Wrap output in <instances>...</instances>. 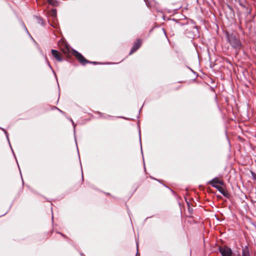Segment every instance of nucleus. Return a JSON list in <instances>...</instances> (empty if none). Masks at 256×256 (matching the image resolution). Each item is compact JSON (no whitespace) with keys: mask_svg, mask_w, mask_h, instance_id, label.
Masks as SVG:
<instances>
[{"mask_svg":"<svg viewBox=\"0 0 256 256\" xmlns=\"http://www.w3.org/2000/svg\"><path fill=\"white\" fill-rule=\"evenodd\" d=\"M48 64L49 66H50V68H51L50 65V64H49L48 62Z\"/></svg>","mask_w":256,"mask_h":256,"instance_id":"2eb2a0df","label":"nucleus"},{"mask_svg":"<svg viewBox=\"0 0 256 256\" xmlns=\"http://www.w3.org/2000/svg\"><path fill=\"white\" fill-rule=\"evenodd\" d=\"M136 246H137V247L138 246V242H136Z\"/></svg>","mask_w":256,"mask_h":256,"instance_id":"a211bd4d","label":"nucleus"},{"mask_svg":"<svg viewBox=\"0 0 256 256\" xmlns=\"http://www.w3.org/2000/svg\"><path fill=\"white\" fill-rule=\"evenodd\" d=\"M52 56L58 62L62 60V54L60 52L55 50H52Z\"/></svg>","mask_w":256,"mask_h":256,"instance_id":"39448f33","label":"nucleus"},{"mask_svg":"<svg viewBox=\"0 0 256 256\" xmlns=\"http://www.w3.org/2000/svg\"><path fill=\"white\" fill-rule=\"evenodd\" d=\"M226 38L230 46L236 50H240L242 44L240 40L234 34L226 33Z\"/></svg>","mask_w":256,"mask_h":256,"instance_id":"f257e3e1","label":"nucleus"},{"mask_svg":"<svg viewBox=\"0 0 256 256\" xmlns=\"http://www.w3.org/2000/svg\"><path fill=\"white\" fill-rule=\"evenodd\" d=\"M60 235H62L63 236H64L63 234H62L60 233Z\"/></svg>","mask_w":256,"mask_h":256,"instance_id":"f3484780","label":"nucleus"},{"mask_svg":"<svg viewBox=\"0 0 256 256\" xmlns=\"http://www.w3.org/2000/svg\"><path fill=\"white\" fill-rule=\"evenodd\" d=\"M242 256H250L248 248L247 246H245L244 248L242 249Z\"/></svg>","mask_w":256,"mask_h":256,"instance_id":"0eeeda50","label":"nucleus"},{"mask_svg":"<svg viewBox=\"0 0 256 256\" xmlns=\"http://www.w3.org/2000/svg\"><path fill=\"white\" fill-rule=\"evenodd\" d=\"M220 252L222 256H230L232 254L231 249L228 247L220 248Z\"/></svg>","mask_w":256,"mask_h":256,"instance_id":"20e7f679","label":"nucleus"},{"mask_svg":"<svg viewBox=\"0 0 256 256\" xmlns=\"http://www.w3.org/2000/svg\"><path fill=\"white\" fill-rule=\"evenodd\" d=\"M48 2L49 4L52 6H56L58 5V2L55 0H48Z\"/></svg>","mask_w":256,"mask_h":256,"instance_id":"6e6552de","label":"nucleus"},{"mask_svg":"<svg viewBox=\"0 0 256 256\" xmlns=\"http://www.w3.org/2000/svg\"><path fill=\"white\" fill-rule=\"evenodd\" d=\"M77 150H78V156L80 158V153H79V151H78V146H77Z\"/></svg>","mask_w":256,"mask_h":256,"instance_id":"4468645a","label":"nucleus"},{"mask_svg":"<svg viewBox=\"0 0 256 256\" xmlns=\"http://www.w3.org/2000/svg\"><path fill=\"white\" fill-rule=\"evenodd\" d=\"M5 134H6V136H7V138H8V136H7V132H5Z\"/></svg>","mask_w":256,"mask_h":256,"instance_id":"dca6fc26","label":"nucleus"},{"mask_svg":"<svg viewBox=\"0 0 256 256\" xmlns=\"http://www.w3.org/2000/svg\"><path fill=\"white\" fill-rule=\"evenodd\" d=\"M144 1L146 2V4L147 5V6H150L148 0H144Z\"/></svg>","mask_w":256,"mask_h":256,"instance_id":"f8f14e48","label":"nucleus"},{"mask_svg":"<svg viewBox=\"0 0 256 256\" xmlns=\"http://www.w3.org/2000/svg\"><path fill=\"white\" fill-rule=\"evenodd\" d=\"M55 108L58 109V110L60 112H62V114L64 113V112H63L61 110H60V109H58V108L55 107Z\"/></svg>","mask_w":256,"mask_h":256,"instance_id":"ddd939ff","label":"nucleus"},{"mask_svg":"<svg viewBox=\"0 0 256 256\" xmlns=\"http://www.w3.org/2000/svg\"><path fill=\"white\" fill-rule=\"evenodd\" d=\"M142 42L140 40H138L134 44L130 54H132L136 52L140 46Z\"/></svg>","mask_w":256,"mask_h":256,"instance_id":"423d86ee","label":"nucleus"},{"mask_svg":"<svg viewBox=\"0 0 256 256\" xmlns=\"http://www.w3.org/2000/svg\"><path fill=\"white\" fill-rule=\"evenodd\" d=\"M213 187L216 188L222 194L226 196V192L222 186L224 184L222 181L218 178H215L209 182Z\"/></svg>","mask_w":256,"mask_h":256,"instance_id":"7ed1b4c3","label":"nucleus"},{"mask_svg":"<svg viewBox=\"0 0 256 256\" xmlns=\"http://www.w3.org/2000/svg\"><path fill=\"white\" fill-rule=\"evenodd\" d=\"M62 51L68 56H74L76 59L80 62V54L72 49L68 44L64 43L62 46H61Z\"/></svg>","mask_w":256,"mask_h":256,"instance_id":"f03ea898","label":"nucleus"},{"mask_svg":"<svg viewBox=\"0 0 256 256\" xmlns=\"http://www.w3.org/2000/svg\"><path fill=\"white\" fill-rule=\"evenodd\" d=\"M50 14L53 18H54L56 16V9H52L50 12Z\"/></svg>","mask_w":256,"mask_h":256,"instance_id":"1a4fd4ad","label":"nucleus"},{"mask_svg":"<svg viewBox=\"0 0 256 256\" xmlns=\"http://www.w3.org/2000/svg\"><path fill=\"white\" fill-rule=\"evenodd\" d=\"M86 60L81 55V64H84L86 63Z\"/></svg>","mask_w":256,"mask_h":256,"instance_id":"9b49d317","label":"nucleus"},{"mask_svg":"<svg viewBox=\"0 0 256 256\" xmlns=\"http://www.w3.org/2000/svg\"><path fill=\"white\" fill-rule=\"evenodd\" d=\"M36 18L39 24H44V22L42 18H40V17H36Z\"/></svg>","mask_w":256,"mask_h":256,"instance_id":"9d476101","label":"nucleus"}]
</instances>
